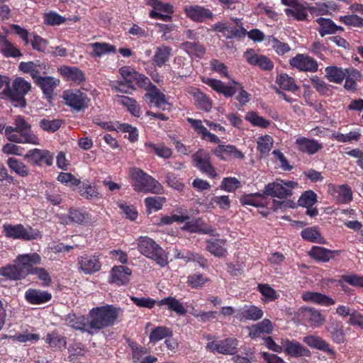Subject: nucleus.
I'll return each instance as SVG.
<instances>
[{"label":"nucleus","mask_w":363,"mask_h":363,"mask_svg":"<svg viewBox=\"0 0 363 363\" xmlns=\"http://www.w3.org/2000/svg\"><path fill=\"white\" fill-rule=\"evenodd\" d=\"M191 94L194 96L195 104L199 108L207 112L210 111L212 108V103L203 93L195 89Z\"/></svg>","instance_id":"nucleus-46"},{"label":"nucleus","mask_w":363,"mask_h":363,"mask_svg":"<svg viewBox=\"0 0 363 363\" xmlns=\"http://www.w3.org/2000/svg\"><path fill=\"white\" fill-rule=\"evenodd\" d=\"M93 51L91 53L92 57H100L104 54L116 52V49L114 45L106 43H94L90 45Z\"/></svg>","instance_id":"nucleus-48"},{"label":"nucleus","mask_w":363,"mask_h":363,"mask_svg":"<svg viewBox=\"0 0 363 363\" xmlns=\"http://www.w3.org/2000/svg\"><path fill=\"white\" fill-rule=\"evenodd\" d=\"M30 89L31 84L30 82L22 77H17L13 81L11 87L6 85V87L2 91V94L16 101L17 104L15 106L25 107L26 105L25 95Z\"/></svg>","instance_id":"nucleus-6"},{"label":"nucleus","mask_w":363,"mask_h":363,"mask_svg":"<svg viewBox=\"0 0 363 363\" xmlns=\"http://www.w3.org/2000/svg\"><path fill=\"white\" fill-rule=\"evenodd\" d=\"M184 229L191 233H201L203 234H212L214 232L213 228L205 223L201 218L186 222Z\"/></svg>","instance_id":"nucleus-30"},{"label":"nucleus","mask_w":363,"mask_h":363,"mask_svg":"<svg viewBox=\"0 0 363 363\" xmlns=\"http://www.w3.org/2000/svg\"><path fill=\"white\" fill-rule=\"evenodd\" d=\"M296 145L298 150L308 155H313L323 148L322 144L318 141L305 137L297 138Z\"/></svg>","instance_id":"nucleus-23"},{"label":"nucleus","mask_w":363,"mask_h":363,"mask_svg":"<svg viewBox=\"0 0 363 363\" xmlns=\"http://www.w3.org/2000/svg\"><path fill=\"white\" fill-rule=\"evenodd\" d=\"M172 53V48L166 45H161L156 48L152 57V64L161 67L169 61Z\"/></svg>","instance_id":"nucleus-35"},{"label":"nucleus","mask_w":363,"mask_h":363,"mask_svg":"<svg viewBox=\"0 0 363 363\" xmlns=\"http://www.w3.org/2000/svg\"><path fill=\"white\" fill-rule=\"evenodd\" d=\"M361 134L357 131H351L347 134L340 133H333L331 138L341 143H347L352 140L357 141L359 140Z\"/></svg>","instance_id":"nucleus-54"},{"label":"nucleus","mask_w":363,"mask_h":363,"mask_svg":"<svg viewBox=\"0 0 363 363\" xmlns=\"http://www.w3.org/2000/svg\"><path fill=\"white\" fill-rule=\"evenodd\" d=\"M58 71L67 80L72 81L77 84H80L86 80L84 72L77 67L63 65L58 68Z\"/></svg>","instance_id":"nucleus-20"},{"label":"nucleus","mask_w":363,"mask_h":363,"mask_svg":"<svg viewBox=\"0 0 363 363\" xmlns=\"http://www.w3.org/2000/svg\"><path fill=\"white\" fill-rule=\"evenodd\" d=\"M329 191L333 196L340 203H346L352 199V189L347 184L330 186Z\"/></svg>","instance_id":"nucleus-21"},{"label":"nucleus","mask_w":363,"mask_h":363,"mask_svg":"<svg viewBox=\"0 0 363 363\" xmlns=\"http://www.w3.org/2000/svg\"><path fill=\"white\" fill-rule=\"evenodd\" d=\"M326 77L328 80L335 83H341L349 74L348 69H342L337 67H327L325 68Z\"/></svg>","instance_id":"nucleus-42"},{"label":"nucleus","mask_w":363,"mask_h":363,"mask_svg":"<svg viewBox=\"0 0 363 363\" xmlns=\"http://www.w3.org/2000/svg\"><path fill=\"white\" fill-rule=\"evenodd\" d=\"M240 186V181L235 177L224 178L221 184V188L230 192L238 189Z\"/></svg>","instance_id":"nucleus-63"},{"label":"nucleus","mask_w":363,"mask_h":363,"mask_svg":"<svg viewBox=\"0 0 363 363\" xmlns=\"http://www.w3.org/2000/svg\"><path fill=\"white\" fill-rule=\"evenodd\" d=\"M316 22L318 24L317 30L321 37L344 31L342 27L336 25L330 18L320 17L316 19Z\"/></svg>","instance_id":"nucleus-19"},{"label":"nucleus","mask_w":363,"mask_h":363,"mask_svg":"<svg viewBox=\"0 0 363 363\" xmlns=\"http://www.w3.org/2000/svg\"><path fill=\"white\" fill-rule=\"evenodd\" d=\"M298 315L302 320L313 328L322 325L325 321V318L321 312L312 307H301L298 311Z\"/></svg>","instance_id":"nucleus-11"},{"label":"nucleus","mask_w":363,"mask_h":363,"mask_svg":"<svg viewBox=\"0 0 363 363\" xmlns=\"http://www.w3.org/2000/svg\"><path fill=\"white\" fill-rule=\"evenodd\" d=\"M132 271L125 266H116L111 271V282L117 285H124L129 282Z\"/></svg>","instance_id":"nucleus-22"},{"label":"nucleus","mask_w":363,"mask_h":363,"mask_svg":"<svg viewBox=\"0 0 363 363\" xmlns=\"http://www.w3.org/2000/svg\"><path fill=\"white\" fill-rule=\"evenodd\" d=\"M293 67H296L300 71L303 72H316L318 70V62L313 57L304 55L298 54L291 58L289 62Z\"/></svg>","instance_id":"nucleus-14"},{"label":"nucleus","mask_w":363,"mask_h":363,"mask_svg":"<svg viewBox=\"0 0 363 363\" xmlns=\"http://www.w3.org/2000/svg\"><path fill=\"white\" fill-rule=\"evenodd\" d=\"M185 11L187 16L195 21L201 22L213 17V13L209 9L199 6L186 7Z\"/></svg>","instance_id":"nucleus-28"},{"label":"nucleus","mask_w":363,"mask_h":363,"mask_svg":"<svg viewBox=\"0 0 363 363\" xmlns=\"http://www.w3.org/2000/svg\"><path fill=\"white\" fill-rule=\"evenodd\" d=\"M140 252L156 262L160 267L168 264V257L165 252L152 239L140 237L138 244Z\"/></svg>","instance_id":"nucleus-4"},{"label":"nucleus","mask_w":363,"mask_h":363,"mask_svg":"<svg viewBox=\"0 0 363 363\" xmlns=\"http://www.w3.org/2000/svg\"><path fill=\"white\" fill-rule=\"evenodd\" d=\"M172 330L166 326H158L153 329L149 335L150 342L155 343L166 337H172Z\"/></svg>","instance_id":"nucleus-44"},{"label":"nucleus","mask_w":363,"mask_h":363,"mask_svg":"<svg viewBox=\"0 0 363 363\" xmlns=\"http://www.w3.org/2000/svg\"><path fill=\"white\" fill-rule=\"evenodd\" d=\"M245 119L250 122L252 125L261 128H267L270 123L269 121L258 116L255 112L247 113L245 116Z\"/></svg>","instance_id":"nucleus-58"},{"label":"nucleus","mask_w":363,"mask_h":363,"mask_svg":"<svg viewBox=\"0 0 363 363\" xmlns=\"http://www.w3.org/2000/svg\"><path fill=\"white\" fill-rule=\"evenodd\" d=\"M14 127L7 126L4 131L6 138L16 143L39 144L38 137L33 133L31 125L22 116H17L14 119Z\"/></svg>","instance_id":"nucleus-3"},{"label":"nucleus","mask_w":363,"mask_h":363,"mask_svg":"<svg viewBox=\"0 0 363 363\" xmlns=\"http://www.w3.org/2000/svg\"><path fill=\"white\" fill-rule=\"evenodd\" d=\"M63 99L67 106L77 111L86 108L89 102L87 95L78 89L64 91Z\"/></svg>","instance_id":"nucleus-10"},{"label":"nucleus","mask_w":363,"mask_h":363,"mask_svg":"<svg viewBox=\"0 0 363 363\" xmlns=\"http://www.w3.org/2000/svg\"><path fill=\"white\" fill-rule=\"evenodd\" d=\"M57 180L61 183L70 186H78L80 184V181L79 179H77L73 174L68 172H61L57 177Z\"/></svg>","instance_id":"nucleus-62"},{"label":"nucleus","mask_w":363,"mask_h":363,"mask_svg":"<svg viewBox=\"0 0 363 363\" xmlns=\"http://www.w3.org/2000/svg\"><path fill=\"white\" fill-rule=\"evenodd\" d=\"M285 13L288 16L294 17L298 21L305 20L308 16L306 6L298 1L294 2L291 8L285 9Z\"/></svg>","instance_id":"nucleus-39"},{"label":"nucleus","mask_w":363,"mask_h":363,"mask_svg":"<svg viewBox=\"0 0 363 363\" xmlns=\"http://www.w3.org/2000/svg\"><path fill=\"white\" fill-rule=\"evenodd\" d=\"M309 255L316 260L328 262L331 258L340 254L338 250H330L321 247L314 246L308 252Z\"/></svg>","instance_id":"nucleus-32"},{"label":"nucleus","mask_w":363,"mask_h":363,"mask_svg":"<svg viewBox=\"0 0 363 363\" xmlns=\"http://www.w3.org/2000/svg\"><path fill=\"white\" fill-rule=\"evenodd\" d=\"M115 101L126 107L134 116H140V107L135 99L125 96L117 95L115 97Z\"/></svg>","instance_id":"nucleus-40"},{"label":"nucleus","mask_w":363,"mask_h":363,"mask_svg":"<svg viewBox=\"0 0 363 363\" xmlns=\"http://www.w3.org/2000/svg\"><path fill=\"white\" fill-rule=\"evenodd\" d=\"M121 313V308L108 304L91 309L88 316L91 335L99 333L101 329L113 325L117 322Z\"/></svg>","instance_id":"nucleus-2"},{"label":"nucleus","mask_w":363,"mask_h":363,"mask_svg":"<svg viewBox=\"0 0 363 363\" xmlns=\"http://www.w3.org/2000/svg\"><path fill=\"white\" fill-rule=\"evenodd\" d=\"M297 186V182L294 181L280 180L279 182H270L265 186L263 194L279 199H285L292 195L293 189Z\"/></svg>","instance_id":"nucleus-7"},{"label":"nucleus","mask_w":363,"mask_h":363,"mask_svg":"<svg viewBox=\"0 0 363 363\" xmlns=\"http://www.w3.org/2000/svg\"><path fill=\"white\" fill-rule=\"evenodd\" d=\"M130 172L131 179L134 182L133 186L135 191L158 194L162 190L160 184L140 169L133 167L130 169Z\"/></svg>","instance_id":"nucleus-5"},{"label":"nucleus","mask_w":363,"mask_h":363,"mask_svg":"<svg viewBox=\"0 0 363 363\" xmlns=\"http://www.w3.org/2000/svg\"><path fill=\"white\" fill-rule=\"evenodd\" d=\"M79 189L81 196L86 199L99 197V193L96 191L95 187L89 184H83Z\"/></svg>","instance_id":"nucleus-61"},{"label":"nucleus","mask_w":363,"mask_h":363,"mask_svg":"<svg viewBox=\"0 0 363 363\" xmlns=\"http://www.w3.org/2000/svg\"><path fill=\"white\" fill-rule=\"evenodd\" d=\"M60 80L52 77H43L35 80V84L39 86L43 94L48 99H51L54 89L59 84Z\"/></svg>","instance_id":"nucleus-29"},{"label":"nucleus","mask_w":363,"mask_h":363,"mask_svg":"<svg viewBox=\"0 0 363 363\" xmlns=\"http://www.w3.org/2000/svg\"><path fill=\"white\" fill-rule=\"evenodd\" d=\"M68 219L73 223L89 225L96 222V219L89 213L82 210L70 208Z\"/></svg>","instance_id":"nucleus-27"},{"label":"nucleus","mask_w":363,"mask_h":363,"mask_svg":"<svg viewBox=\"0 0 363 363\" xmlns=\"http://www.w3.org/2000/svg\"><path fill=\"white\" fill-rule=\"evenodd\" d=\"M285 352L291 357H310L311 352L309 350L303 347L300 342L295 340H289L288 339L282 341Z\"/></svg>","instance_id":"nucleus-18"},{"label":"nucleus","mask_w":363,"mask_h":363,"mask_svg":"<svg viewBox=\"0 0 363 363\" xmlns=\"http://www.w3.org/2000/svg\"><path fill=\"white\" fill-rule=\"evenodd\" d=\"M238 342L237 339L230 337L223 340L208 342L206 348L213 352L234 354L237 352Z\"/></svg>","instance_id":"nucleus-12"},{"label":"nucleus","mask_w":363,"mask_h":363,"mask_svg":"<svg viewBox=\"0 0 363 363\" xmlns=\"http://www.w3.org/2000/svg\"><path fill=\"white\" fill-rule=\"evenodd\" d=\"M341 280L352 286L363 287V276L350 274L341 276Z\"/></svg>","instance_id":"nucleus-59"},{"label":"nucleus","mask_w":363,"mask_h":363,"mask_svg":"<svg viewBox=\"0 0 363 363\" xmlns=\"http://www.w3.org/2000/svg\"><path fill=\"white\" fill-rule=\"evenodd\" d=\"M158 305L160 306H166L168 310L175 312L179 315H184L186 313L183 303L172 296L161 299L158 302Z\"/></svg>","instance_id":"nucleus-36"},{"label":"nucleus","mask_w":363,"mask_h":363,"mask_svg":"<svg viewBox=\"0 0 363 363\" xmlns=\"http://www.w3.org/2000/svg\"><path fill=\"white\" fill-rule=\"evenodd\" d=\"M62 124V121L60 119H47L43 118L39 122L40 128L44 131L48 133H55L60 129Z\"/></svg>","instance_id":"nucleus-51"},{"label":"nucleus","mask_w":363,"mask_h":363,"mask_svg":"<svg viewBox=\"0 0 363 363\" xmlns=\"http://www.w3.org/2000/svg\"><path fill=\"white\" fill-rule=\"evenodd\" d=\"M0 51L6 57H17L22 56L20 50L4 37L0 38Z\"/></svg>","instance_id":"nucleus-41"},{"label":"nucleus","mask_w":363,"mask_h":363,"mask_svg":"<svg viewBox=\"0 0 363 363\" xmlns=\"http://www.w3.org/2000/svg\"><path fill=\"white\" fill-rule=\"evenodd\" d=\"M45 342L51 347L55 349L65 348L67 345L66 337L59 335L55 331L48 333Z\"/></svg>","instance_id":"nucleus-43"},{"label":"nucleus","mask_w":363,"mask_h":363,"mask_svg":"<svg viewBox=\"0 0 363 363\" xmlns=\"http://www.w3.org/2000/svg\"><path fill=\"white\" fill-rule=\"evenodd\" d=\"M238 317L240 320H257L263 315L262 311L255 306H244L238 310Z\"/></svg>","instance_id":"nucleus-31"},{"label":"nucleus","mask_w":363,"mask_h":363,"mask_svg":"<svg viewBox=\"0 0 363 363\" xmlns=\"http://www.w3.org/2000/svg\"><path fill=\"white\" fill-rule=\"evenodd\" d=\"M209 279L201 274H194L188 277V284L193 288L201 287Z\"/></svg>","instance_id":"nucleus-60"},{"label":"nucleus","mask_w":363,"mask_h":363,"mask_svg":"<svg viewBox=\"0 0 363 363\" xmlns=\"http://www.w3.org/2000/svg\"><path fill=\"white\" fill-rule=\"evenodd\" d=\"M79 269L86 274H91L101 269L99 258L95 255H84L78 258Z\"/></svg>","instance_id":"nucleus-15"},{"label":"nucleus","mask_w":363,"mask_h":363,"mask_svg":"<svg viewBox=\"0 0 363 363\" xmlns=\"http://www.w3.org/2000/svg\"><path fill=\"white\" fill-rule=\"evenodd\" d=\"M339 20L340 22L347 26L357 28L363 30V18L357 15L340 16Z\"/></svg>","instance_id":"nucleus-52"},{"label":"nucleus","mask_w":363,"mask_h":363,"mask_svg":"<svg viewBox=\"0 0 363 363\" xmlns=\"http://www.w3.org/2000/svg\"><path fill=\"white\" fill-rule=\"evenodd\" d=\"M216 91L223 94L226 97L233 96L237 91L235 86L225 85L223 82L216 79H208L206 82Z\"/></svg>","instance_id":"nucleus-34"},{"label":"nucleus","mask_w":363,"mask_h":363,"mask_svg":"<svg viewBox=\"0 0 363 363\" xmlns=\"http://www.w3.org/2000/svg\"><path fill=\"white\" fill-rule=\"evenodd\" d=\"M164 201L165 199L161 196L147 197L145 199V203L149 213L152 209L156 211L161 209Z\"/></svg>","instance_id":"nucleus-56"},{"label":"nucleus","mask_w":363,"mask_h":363,"mask_svg":"<svg viewBox=\"0 0 363 363\" xmlns=\"http://www.w3.org/2000/svg\"><path fill=\"white\" fill-rule=\"evenodd\" d=\"M65 323L77 330L86 332L91 335V330H89V317L86 318L83 315H77L74 313H69L64 318Z\"/></svg>","instance_id":"nucleus-16"},{"label":"nucleus","mask_w":363,"mask_h":363,"mask_svg":"<svg viewBox=\"0 0 363 363\" xmlns=\"http://www.w3.org/2000/svg\"><path fill=\"white\" fill-rule=\"evenodd\" d=\"M7 165L9 168L21 177H26L29 174L27 166L21 161L14 157H9L7 160Z\"/></svg>","instance_id":"nucleus-49"},{"label":"nucleus","mask_w":363,"mask_h":363,"mask_svg":"<svg viewBox=\"0 0 363 363\" xmlns=\"http://www.w3.org/2000/svg\"><path fill=\"white\" fill-rule=\"evenodd\" d=\"M276 82L279 84L280 88L287 91H296L299 89L296 84L294 79L287 74H280L278 75Z\"/></svg>","instance_id":"nucleus-47"},{"label":"nucleus","mask_w":363,"mask_h":363,"mask_svg":"<svg viewBox=\"0 0 363 363\" xmlns=\"http://www.w3.org/2000/svg\"><path fill=\"white\" fill-rule=\"evenodd\" d=\"M182 48L185 50L189 55L196 57H202L205 52V48L199 43L185 42L182 44Z\"/></svg>","instance_id":"nucleus-45"},{"label":"nucleus","mask_w":363,"mask_h":363,"mask_svg":"<svg viewBox=\"0 0 363 363\" xmlns=\"http://www.w3.org/2000/svg\"><path fill=\"white\" fill-rule=\"evenodd\" d=\"M316 201V194L312 191H306L301 196L298 203L301 206L311 207Z\"/></svg>","instance_id":"nucleus-57"},{"label":"nucleus","mask_w":363,"mask_h":363,"mask_svg":"<svg viewBox=\"0 0 363 363\" xmlns=\"http://www.w3.org/2000/svg\"><path fill=\"white\" fill-rule=\"evenodd\" d=\"M166 182L170 187L177 191H182L184 189V184L172 172L167 174Z\"/></svg>","instance_id":"nucleus-64"},{"label":"nucleus","mask_w":363,"mask_h":363,"mask_svg":"<svg viewBox=\"0 0 363 363\" xmlns=\"http://www.w3.org/2000/svg\"><path fill=\"white\" fill-rule=\"evenodd\" d=\"M303 340L311 347L327 352L331 354L335 353L334 350L330 347L329 345L318 336L307 335L303 337Z\"/></svg>","instance_id":"nucleus-37"},{"label":"nucleus","mask_w":363,"mask_h":363,"mask_svg":"<svg viewBox=\"0 0 363 363\" xmlns=\"http://www.w3.org/2000/svg\"><path fill=\"white\" fill-rule=\"evenodd\" d=\"M215 155L223 160H227L230 157L242 159L244 155L238 150L235 146L219 145L213 150Z\"/></svg>","instance_id":"nucleus-24"},{"label":"nucleus","mask_w":363,"mask_h":363,"mask_svg":"<svg viewBox=\"0 0 363 363\" xmlns=\"http://www.w3.org/2000/svg\"><path fill=\"white\" fill-rule=\"evenodd\" d=\"M51 294L36 289H29L26 292V300L32 304H40L51 299Z\"/></svg>","instance_id":"nucleus-38"},{"label":"nucleus","mask_w":363,"mask_h":363,"mask_svg":"<svg viewBox=\"0 0 363 363\" xmlns=\"http://www.w3.org/2000/svg\"><path fill=\"white\" fill-rule=\"evenodd\" d=\"M213 30L221 33L227 39H240L247 34V30L242 26L241 21L235 19V23L230 24L226 22L216 23L213 26Z\"/></svg>","instance_id":"nucleus-9"},{"label":"nucleus","mask_w":363,"mask_h":363,"mask_svg":"<svg viewBox=\"0 0 363 363\" xmlns=\"http://www.w3.org/2000/svg\"><path fill=\"white\" fill-rule=\"evenodd\" d=\"M146 100H149L150 105H154L155 106L164 109V106L168 104L165 95L160 91L156 86H152V89L146 93L144 96Z\"/></svg>","instance_id":"nucleus-25"},{"label":"nucleus","mask_w":363,"mask_h":363,"mask_svg":"<svg viewBox=\"0 0 363 363\" xmlns=\"http://www.w3.org/2000/svg\"><path fill=\"white\" fill-rule=\"evenodd\" d=\"M3 228L6 237L12 239L32 240L41 238L40 230L33 229L31 227L25 228L21 224H5L3 225Z\"/></svg>","instance_id":"nucleus-8"},{"label":"nucleus","mask_w":363,"mask_h":363,"mask_svg":"<svg viewBox=\"0 0 363 363\" xmlns=\"http://www.w3.org/2000/svg\"><path fill=\"white\" fill-rule=\"evenodd\" d=\"M194 166L203 174L211 178H216L217 173L215 168L211 164L208 154L200 150L192 155Z\"/></svg>","instance_id":"nucleus-13"},{"label":"nucleus","mask_w":363,"mask_h":363,"mask_svg":"<svg viewBox=\"0 0 363 363\" xmlns=\"http://www.w3.org/2000/svg\"><path fill=\"white\" fill-rule=\"evenodd\" d=\"M273 145V139L271 136L266 135L259 137L257 140V150L262 154H266L270 151Z\"/></svg>","instance_id":"nucleus-55"},{"label":"nucleus","mask_w":363,"mask_h":363,"mask_svg":"<svg viewBox=\"0 0 363 363\" xmlns=\"http://www.w3.org/2000/svg\"><path fill=\"white\" fill-rule=\"evenodd\" d=\"M24 158L32 162L35 165H40L43 162L48 166L52 164L53 157L50 152L46 150L33 149L28 152Z\"/></svg>","instance_id":"nucleus-17"},{"label":"nucleus","mask_w":363,"mask_h":363,"mask_svg":"<svg viewBox=\"0 0 363 363\" xmlns=\"http://www.w3.org/2000/svg\"><path fill=\"white\" fill-rule=\"evenodd\" d=\"M226 240L223 239H211L206 241V250L214 256L220 257L227 254Z\"/></svg>","instance_id":"nucleus-33"},{"label":"nucleus","mask_w":363,"mask_h":363,"mask_svg":"<svg viewBox=\"0 0 363 363\" xmlns=\"http://www.w3.org/2000/svg\"><path fill=\"white\" fill-rule=\"evenodd\" d=\"M301 298L305 301L326 306H332L335 303L332 298L318 292L305 291L302 294Z\"/></svg>","instance_id":"nucleus-26"},{"label":"nucleus","mask_w":363,"mask_h":363,"mask_svg":"<svg viewBox=\"0 0 363 363\" xmlns=\"http://www.w3.org/2000/svg\"><path fill=\"white\" fill-rule=\"evenodd\" d=\"M145 146L151 148L160 157L168 159L172 156V150L163 144L156 145L152 143H147Z\"/></svg>","instance_id":"nucleus-53"},{"label":"nucleus","mask_w":363,"mask_h":363,"mask_svg":"<svg viewBox=\"0 0 363 363\" xmlns=\"http://www.w3.org/2000/svg\"><path fill=\"white\" fill-rule=\"evenodd\" d=\"M302 238L308 240L311 242H317V243H325V241L322 238L320 232L318 230L317 228L311 227L306 228L301 231Z\"/></svg>","instance_id":"nucleus-50"},{"label":"nucleus","mask_w":363,"mask_h":363,"mask_svg":"<svg viewBox=\"0 0 363 363\" xmlns=\"http://www.w3.org/2000/svg\"><path fill=\"white\" fill-rule=\"evenodd\" d=\"M41 263L40 256L36 253L19 255L15 264L0 269V275L10 280H21L28 274L35 275L44 286H48L52 279L48 272L43 267H34Z\"/></svg>","instance_id":"nucleus-1"}]
</instances>
